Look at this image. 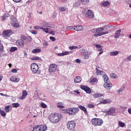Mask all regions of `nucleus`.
I'll use <instances>...</instances> for the list:
<instances>
[{"instance_id": "53", "label": "nucleus", "mask_w": 131, "mask_h": 131, "mask_svg": "<svg viewBox=\"0 0 131 131\" xmlns=\"http://www.w3.org/2000/svg\"><path fill=\"white\" fill-rule=\"evenodd\" d=\"M88 107L89 108H95V105L93 104H88Z\"/></svg>"}, {"instance_id": "62", "label": "nucleus", "mask_w": 131, "mask_h": 131, "mask_svg": "<svg viewBox=\"0 0 131 131\" xmlns=\"http://www.w3.org/2000/svg\"><path fill=\"white\" fill-rule=\"evenodd\" d=\"M28 38L29 41H31V40H32V38L31 36H28Z\"/></svg>"}, {"instance_id": "6", "label": "nucleus", "mask_w": 131, "mask_h": 131, "mask_svg": "<svg viewBox=\"0 0 131 131\" xmlns=\"http://www.w3.org/2000/svg\"><path fill=\"white\" fill-rule=\"evenodd\" d=\"M79 111L78 107H71L67 109V113L71 115H75Z\"/></svg>"}, {"instance_id": "46", "label": "nucleus", "mask_w": 131, "mask_h": 131, "mask_svg": "<svg viewBox=\"0 0 131 131\" xmlns=\"http://www.w3.org/2000/svg\"><path fill=\"white\" fill-rule=\"evenodd\" d=\"M59 10L60 12H64L66 11V8H65V7H59Z\"/></svg>"}, {"instance_id": "36", "label": "nucleus", "mask_w": 131, "mask_h": 131, "mask_svg": "<svg viewBox=\"0 0 131 131\" xmlns=\"http://www.w3.org/2000/svg\"><path fill=\"white\" fill-rule=\"evenodd\" d=\"M32 131H40L38 125H35Z\"/></svg>"}, {"instance_id": "55", "label": "nucleus", "mask_w": 131, "mask_h": 131, "mask_svg": "<svg viewBox=\"0 0 131 131\" xmlns=\"http://www.w3.org/2000/svg\"><path fill=\"white\" fill-rule=\"evenodd\" d=\"M50 39L52 40V41H56V38L53 36H50Z\"/></svg>"}, {"instance_id": "14", "label": "nucleus", "mask_w": 131, "mask_h": 131, "mask_svg": "<svg viewBox=\"0 0 131 131\" xmlns=\"http://www.w3.org/2000/svg\"><path fill=\"white\" fill-rule=\"evenodd\" d=\"M104 87L106 90H110L112 88V83L110 82H106L104 83Z\"/></svg>"}, {"instance_id": "49", "label": "nucleus", "mask_w": 131, "mask_h": 131, "mask_svg": "<svg viewBox=\"0 0 131 131\" xmlns=\"http://www.w3.org/2000/svg\"><path fill=\"white\" fill-rule=\"evenodd\" d=\"M40 106H41V107H42V108H46L47 107V104H46L43 102H42L40 103Z\"/></svg>"}, {"instance_id": "25", "label": "nucleus", "mask_w": 131, "mask_h": 131, "mask_svg": "<svg viewBox=\"0 0 131 131\" xmlns=\"http://www.w3.org/2000/svg\"><path fill=\"white\" fill-rule=\"evenodd\" d=\"M103 78H104V82H105V83L107 82H109V78L108 77V76H107V75H103Z\"/></svg>"}, {"instance_id": "11", "label": "nucleus", "mask_w": 131, "mask_h": 131, "mask_svg": "<svg viewBox=\"0 0 131 131\" xmlns=\"http://www.w3.org/2000/svg\"><path fill=\"white\" fill-rule=\"evenodd\" d=\"M56 70H57V64L56 63H52L50 65L49 71L50 73L56 72Z\"/></svg>"}, {"instance_id": "30", "label": "nucleus", "mask_w": 131, "mask_h": 131, "mask_svg": "<svg viewBox=\"0 0 131 131\" xmlns=\"http://www.w3.org/2000/svg\"><path fill=\"white\" fill-rule=\"evenodd\" d=\"M79 6H80V3L79 2H75L73 4V8H79Z\"/></svg>"}, {"instance_id": "50", "label": "nucleus", "mask_w": 131, "mask_h": 131, "mask_svg": "<svg viewBox=\"0 0 131 131\" xmlns=\"http://www.w3.org/2000/svg\"><path fill=\"white\" fill-rule=\"evenodd\" d=\"M84 58L85 60H88L89 58H90V56H89V54L87 53H85L84 56Z\"/></svg>"}, {"instance_id": "29", "label": "nucleus", "mask_w": 131, "mask_h": 131, "mask_svg": "<svg viewBox=\"0 0 131 131\" xmlns=\"http://www.w3.org/2000/svg\"><path fill=\"white\" fill-rule=\"evenodd\" d=\"M95 82H98V78H93L90 81V83H95Z\"/></svg>"}, {"instance_id": "54", "label": "nucleus", "mask_w": 131, "mask_h": 131, "mask_svg": "<svg viewBox=\"0 0 131 131\" xmlns=\"http://www.w3.org/2000/svg\"><path fill=\"white\" fill-rule=\"evenodd\" d=\"M97 29H94L93 30H91L92 32H93V33H96L97 34Z\"/></svg>"}, {"instance_id": "19", "label": "nucleus", "mask_w": 131, "mask_h": 131, "mask_svg": "<svg viewBox=\"0 0 131 131\" xmlns=\"http://www.w3.org/2000/svg\"><path fill=\"white\" fill-rule=\"evenodd\" d=\"M101 6L104 7H109L110 6V2L109 1H103L101 2Z\"/></svg>"}, {"instance_id": "43", "label": "nucleus", "mask_w": 131, "mask_h": 131, "mask_svg": "<svg viewBox=\"0 0 131 131\" xmlns=\"http://www.w3.org/2000/svg\"><path fill=\"white\" fill-rule=\"evenodd\" d=\"M103 104H108L109 103H110V99H105L104 100L102 101Z\"/></svg>"}, {"instance_id": "33", "label": "nucleus", "mask_w": 131, "mask_h": 131, "mask_svg": "<svg viewBox=\"0 0 131 131\" xmlns=\"http://www.w3.org/2000/svg\"><path fill=\"white\" fill-rule=\"evenodd\" d=\"M0 114H1L3 117H6V116L7 115L6 112H5L3 110H0Z\"/></svg>"}, {"instance_id": "32", "label": "nucleus", "mask_w": 131, "mask_h": 131, "mask_svg": "<svg viewBox=\"0 0 131 131\" xmlns=\"http://www.w3.org/2000/svg\"><path fill=\"white\" fill-rule=\"evenodd\" d=\"M31 60H32L33 61H35V60H40V58L38 56H35V57H33L31 58Z\"/></svg>"}, {"instance_id": "26", "label": "nucleus", "mask_w": 131, "mask_h": 131, "mask_svg": "<svg viewBox=\"0 0 131 131\" xmlns=\"http://www.w3.org/2000/svg\"><path fill=\"white\" fill-rule=\"evenodd\" d=\"M41 52V49H35L32 51V54H36V53H40Z\"/></svg>"}, {"instance_id": "41", "label": "nucleus", "mask_w": 131, "mask_h": 131, "mask_svg": "<svg viewBox=\"0 0 131 131\" xmlns=\"http://www.w3.org/2000/svg\"><path fill=\"white\" fill-rule=\"evenodd\" d=\"M17 50H18V48H17V47H11L10 50V52H11L12 53L13 52H15V51H17Z\"/></svg>"}, {"instance_id": "63", "label": "nucleus", "mask_w": 131, "mask_h": 131, "mask_svg": "<svg viewBox=\"0 0 131 131\" xmlns=\"http://www.w3.org/2000/svg\"><path fill=\"white\" fill-rule=\"evenodd\" d=\"M96 48H97V49H100V48H102V46H101L99 45H96Z\"/></svg>"}, {"instance_id": "24", "label": "nucleus", "mask_w": 131, "mask_h": 131, "mask_svg": "<svg viewBox=\"0 0 131 131\" xmlns=\"http://www.w3.org/2000/svg\"><path fill=\"white\" fill-rule=\"evenodd\" d=\"M67 55H69V51H66L64 53L57 54V56H58L59 57H62L63 56H67Z\"/></svg>"}, {"instance_id": "61", "label": "nucleus", "mask_w": 131, "mask_h": 131, "mask_svg": "<svg viewBox=\"0 0 131 131\" xmlns=\"http://www.w3.org/2000/svg\"><path fill=\"white\" fill-rule=\"evenodd\" d=\"M74 93H76L78 94H80V92H79V91H78V90H75V91H74Z\"/></svg>"}, {"instance_id": "52", "label": "nucleus", "mask_w": 131, "mask_h": 131, "mask_svg": "<svg viewBox=\"0 0 131 131\" xmlns=\"http://www.w3.org/2000/svg\"><path fill=\"white\" fill-rule=\"evenodd\" d=\"M74 26H69L67 27V29L68 30H71V29H74Z\"/></svg>"}, {"instance_id": "39", "label": "nucleus", "mask_w": 131, "mask_h": 131, "mask_svg": "<svg viewBox=\"0 0 131 131\" xmlns=\"http://www.w3.org/2000/svg\"><path fill=\"white\" fill-rule=\"evenodd\" d=\"M89 0H80L81 3L83 4V5H88L89 4Z\"/></svg>"}, {"instance_id": "4", "label": "nucleus", "mask_w": 131, "mask_h": 131, "mask_svg": "<svg viewBox=\"0 0 131 131\" xmlns=\"http://www.w3.org/2000/svg\"><path fill=\"white\" fill-rule=\"evenodd\" d=\"M82 13L89 19H93L94 18V12H93V11L91 10L84 9L82 10Z\"/></svg>"}, {"instance_id": "34", "label": "nucleus", "mask_w": 131, "mask_h": 131, "mask_svg": "<svg viewBox=\"0 0 131 131\" xmlns=\"http://www.w3.org/2000/svg\"><path fill=\"white\" fill-rule=\"evenodd\" d=\"M104 71H100L99 70H97V71H96V75H101L102 73H103Z\"/></svg>"}, {"instance_id": "47", "label": "nucleus", "mask_w": 131, "mask_h": 131, "mask_svg": "<svg viewBox=\"0 0 131 131\" xmlns=\"http://www.w3.org/2000/svg\"><path fill=\"white\" fill-rule=\"evenodd\" d=\"M110 76L112 78H116L117 75L114 73H112L110 74Z\"/></svg>"}, {"instance_id": "57", "label": "nucleus", "mask_w": 131, "mask_h": 131, "mask_svg": "<svg viewBox=\"0 0 131 131\" xmlns=\"http://www.w3.org/2000/svg\"><path fill=\"white\" fill-rule=\"evenodd\" d=\"M34 28L35 29H36L37 30H38L40 29V28H42V27H39V26H35V27H34Z\"/></svg>"}, {"instance_id": "13", "label": "nucleus", "mask_w": 131, "mask_h": 131, "mask_svg": "<svg viewBox=\"0 0 131 131\" xmlns=\"http://www.w3.org/2000/svg\"><path fill=\"white\" fill-rule=\"evenodd\" d=\"M116 109L115 107H112L110 108L108 111H106L105 112V114L107 115H112L113 114H114L115 113Z\"/></svg>"}, {"instance_id": "35", "label": "nucleus", "mask_w": 131, "mask_h": 131, "mask_svg": "<svg viewBox=\"0 0 131 131\" xmlns=\"http://www.w3.org/2000/svg\"><path fill=\"white\" fill-rule=\"evenodd\" d=\"M94 98H99V97H103V94H95L93 95Z\"/></svg>"}, {"instance_id": "5", "label": "nucleus", "mask_w": 131, "mask_h": 131, "mask_svg": "<svg viewBox=\"0 0 131 131\" xmlns=\"http://www.w3.org/2000/svg\"><path fill=\"white\" fill-rule=\"evenodd\" d=\"M31 70L33 73L40 74V70H38V65L35 63H33L31 65Z\"/></svg>"}, {"instance_id": "12", "label": "nucleus", "mask_w": 131, "mask_h": 131, "mask_svg": "<svg viewBox=\"0 0 131 131\" xmlns=\"http://www.w3.org/2000/svg\"><path fill=\"white\" fill-rule=\"evenodd\" d=\"M80 88L81 89V90L84 91L85 93H86V94H91V93H92V90H91L90 87H89V86L81 85Z\"/></svg>"}, {"instance_id": "60", "label": "nucleus", "mask_w": 131, "mask_h": 131, "mask_svg": "<svg viewBox=\"0 0 131 131\" xmlns=\"http://www.w3.org/2000/svg\"><path fill=\"white\" fill-rule=\"evenodd\" d=\"M76 62L77 63H81V61H80V60L79 59H76Z\"/></svg>"}, {"instance_id": "20", "label": "nucleus", "mask_w": 131, "mask_h": 131, "mask_svg": "<svg viewBox=\"0 0 131 131\" xmlns=\"http://www.w3.org/2000/svg\"><path fill=\"white\" fill-rule=\"evenodd\" d=\"M39 129L40 131H45L47 130V125H38Z\"/></svg>"}, {"instance_id": "7", "label": "nucleus", "mask_w": 131, "mask_h": 131, "mask_svg": "<svg viewBox=\"0 0 131 131\" xmlns=\"http://www.w3.org/2000/svg\"><path fill=\"white\" fill-rule=\"evenodd\" d=\"M75 125H76V123L74 121H69L67 123V127L69 130H74Z\"/></svg>"}, {"instance_id": "8", "label": "nucleus", "mask_w": 131, "mask_h": 131, "mask_svg": "<svg viewBox=\"0 0 131 131\" xmlns=\"http://www.w3.org/2000/svg\"><path fill=\"white\" fill-rule=\"evenodd\" d=\"M13 33L14 32H13L12 30H7L2 32V35L5 38H7L8 37H10Z\"/></svg>"}, {"instance_id": "23", "label": "nucleus", "mask_w": 131, "mask_h": 131, "mask_svg": "<svg viewBox=\"0 0 131 131\" xmlns=\"http://www.w3.org/2000/svg\"><path fill=\"white\" fill-rule=\"evenodd\" d=\"M78 107L81 110H82V111H83V112L85 113L86 114H88V111L86 110V108H85V107L82 105H79Z\"/></svg>"}, {"instance_id": "37", "label": "nucleus", "mask_w": 131, "mask_h": 131, "mask_svg": "<svg viewBox=\"0 0 131 131\" xmlns=\"http://www.w3.org/2000/svg\"><path fill=\"white\" fill-rule=\"evenodd\" d=\"M118 124L121 127H124L125 125V123L121 122V121H119L118 122Z\"/></svg>"}, {"instance_id": "17", "label": "nucleus", "mask_w": 131, "mask_h": 131, "mask_svg": "<svg viewBox=\"0 0 131 131\" xmlns=\"http://www.w3.org/2000/svg\"><path fill=\"white\" fill-rule=\"evenodd\" d=\"M10 81H12L13 82H19V81H20V78H18L15 76H12L10 78Z\"/></svg>"}, {"instance_id": "31", "label": "nucleus", "mask_w": 131, "mask_h": 131, "mask_svg": "<svg viewBox=\"0 0 131 131\" xmlns=\"http://www.w3.org/2000/svg\"><path fill=\"white\" fill-rule=\"evenodd\" d=\"M20 106V104L18 103H12V107L13 108H18V107Z\"/></svg>"}, {"instance_id": "38", "label": "nucleus", "mask_w": 131, "mask_h": 131, "mask_svg": "<svg viewBox=\"0 0 131 131\" xmlns=\"http://www.w3.org/2000/svg\"><path fill=\"white\" fill-rule=\"evenodd\" d=\"M40 29H42L44 32L46 33H49V28H40Z\"/></svg>"}, {"instance_id": "28", "label": "nucleus", "mask_w": 131, "mask_h": 131, "mask_svg": "<svg viewBox=\"0 0 131 131\" xmlns=\"http://www.w3.org/2000/svg\"><path fill=\"white\" fill-rule=\"evenodd\" d=\"M118 54H119V53L117 51H116L115 52H111L110 53V55L111 56H117V55H118Z\"/></svg>"}, {"instance_id": "9", "label": "nucleus", "mask_w": 131, "mask_h": 131, "mask_svg": "<svg viewBox=\"0 0 131 131\" xmlns=\"http://www.w3.org/2000/svg\"><path fill=\"white\" fill-rule=\"evenodd\" d=\"M10 23L12 26L15 27L16 28H19L20 27V25H19L18 20L16 17L11 18Z\"/></svg>"}, {"instance_id": "58", "label": "nucleus", "mask_w": 131, "mask_h": 131, "mask_svg": "<svg viewBox=\"0 0 131 131\" xmlns=\"http://www.w3.org/2000/svg\"><path fill=\"white\" fill-rule=\"evenodd\" d=\"M31 32L32 34H37V32H36V31L33 30L31 31Z\"/></svg>"}, {"instance_id": "27", "label": "nucleus", "mask_w": 131, "mask_h": 131, "mask_svg": "<svg viewBox=\"0 0 131 131\" xmlns=\"http://www.w3.org/2000/svg\"><path fill=\"white\" fill-rule=\"evenodd\" d=\"M57 108H60V109H63L64 106H63V103L62 102H58L57 103Z\"/></svg>"}, {"instance_id": "45", "label": "nucleus", "mask_w": 131, "mask_h": 131, "mask_svg": "<svg viewBox=\"0 0 131 131\" xmlns=\"http://www.w3.org/2000/svg\"><path fill=\"white\" fill-rule=\"evenodd\" d=\"M7 18H8V15H7V14H4L2 16V20L4 21V20H6Z\"/></svg>"}, {"instance_id": "44", "label": "nucleus", "mask_w": 131, "mask_h": 131, "mask_svg": "<svg viewBox=\"0 0 131 131\" xmlns=\"http://www.w3.org/2000/svg\"><path fill=\"white\" fill-rule=\"evenodd\" d=\"M41 25L43 27H48V26H49V24H48L47 22H43L42 23Z\"/></svg>"}, {"instance_id": "21", "label": "nucleus", "mask_w": 131, "mask_h": 131, "mask_svg": "<svg viewBox=\"0 0 131 131\" xmlns=\"http://www.w3.org/2000/svg\"><path fill=\"white\" fill-rule=\"evenodd\" d=\"M120 32H121V30L120 29L116 31L115 34V38H119V36H120Z\"/></svg>"}, {"instance_id": "59", "label": "nucleus", "mask_w": 131, "mask_h": 131, "mask_svg": "<svg viewBox=\"0 0 131 131\" xmlns=\"http://www.w3.org/2000/svg\"><path fill=\"white\" fill-rule=\"evenodd\" d=\"M122 92H123V89H120L118 91V94H120V93H122Z\"/></svg>"}, {"instance_id": "42", "label": "nucleus", "mask_w": 131, "mask_h": 131, "mask_svg": "<svg viewBox=\"0 0 131 131\" xmlns=\"http://www.w3.org/2000/svg\"><path fill=\"white\" fill-rule=\"evenodd\" d=\"M0 51L4 52V46L2 43V40H0Z\"/></svg>"}, {"instance_id": "2", "label": "nucleus", "mask_w": 131, "mask_h": 131, "mask_svg": "<svg viewBox=\"0 0 131 131\" xmlns=\"http://www.w3.org/2000/svg\"><path fill=\"white\" fill-rule=\"evenodd\" d=\"M27 37L23 35L20 37V39L16 40L15 43L18 48H23L25 45V40H27Z\"/></svg>"}, {"instance_id": "1", "label": "nucleus", "mask_w": 131, "mask_h": 131, "mask_svg": "<svg viewBox=\"0 0 131 131\" xmlns=\"http://www.w3.org/2000/svg\"><path fill=\"white\" fill-rule=\"evenodd\" d=\"M63 116L59 113H52L48 117V119L52 123H57L59 122L60 119H62Z\"/></svg>"}, {"instance_id": "56", "label": "nucleus", "mask_w": 131, "mask_h": 131, "mask_svg": "<svg viewBox=\"0 0 131 131\" xmlns=\"http://www.w3.org/2000/svg\"><path fill=\"white\" fill-rule=\"evenodd\" d=\"M17 69H13L11 70L12 73H17Z\"/></svg>"}, {"instance_id": "51", "label": "nucleus", "mask_w": 131, "mask_h": 131, "mask_svg": "<svg viewBox=\"0 0 131 131\" xmlns=\"http://www.w3.org/2000/svg\"><path fill=\"white\" fill-rule=\"evenodd\" d=\"M48 45H49V43H48V41H45L43 44L44 48H46L47 47H48Z\"/></svg>"}, {"instance_id": "40", "label": "nucleus", "mask_w": 131, "mask_h": 131, "mask_svg": "<svg viewBox=\"0 0 131 131\" xmlns=\"http://www.w3.org/2000/svg\"><path fill=\"white\" fill-rule=\"evenodd\" d=\"M4 110L6 111V112H10V106L9 105L6 106L4 107Z\"/></svg>"}, {"instance_id": "64", "label": "nucleus", "mask_w": 131, "mask_h": 131, "mask_svg": "<svg viewBox=\"0 0 131 131\" xmlns=\"http://www.w3.org/2000/svg\"><path fill=\"white\" fill-rule=\"evenodd\" d=\"M127 59H128V60H129V61H131V55L129 56H128V57H127Z\"/></svg>"}, {"instance_id": "10", "label": "nucleus", "mask_w": 131, "mask_h": 131, "mask_svg": "<svg viewBox=\"0 0 131 131\" xmlns=\"http://www.w3.org/2000/svg\"><path fill=\"white\" fill-rule=\"evenodd\" d=\"M107 33H108V32H104L103 31V28L102 27H101V28H97V34H95L94 35V36H95V37H97L98 36H101V35L107 34Z\"/></svg>"}, {"instance_id": "48", "label": "nucleus", "mask_w": 131, "mask_h": 131, "mask_svg": "<svg viewBox=\"0 0 131 131\" xmlns=\"http://www.w3.org/2000/svg\"><path fill=\"white\" fill-rule=\"evenodd\" d=\"M78 47L77 46H71L69 47V50H74L75 49H78Z\"/></svg>"}, {"instance_id": "3", "label": "nucleus", "mask_w": 131, "mask_h": 131, "mask_svg": "<svg viewBox=\"0 0 131 131\" xmlns=\"http://www.w3.org/2000/svg\"><path fill=\"white\" fill-rule=\"evenodd\" d=\"M104 121L102 119L100 118H93L91 120V123L94 125V126H101L102 124H103Z\"/></svg>"}, {"instance_id": "15", "label": "nucleus", "mask_w": 131, "mask_h": 131, "mask_svg": "<svg viewBox=\"0 0 131 131\" xmlns=\"http://www.w3.org/2000/svg\"><path fill=\"white\" fill-rule=\"evenodd\" d=\"M83 30V27L82 26H74V30H76V31H81V30Z\"/></svg>"}, {"instance_id": "18", "label": "nucleus", "mask_w": 131, "mask_h": 131, "mask_svg": "<svg viewBox=\"0 0 131 131\" xmlns=\"http://www.w3.org/2000/svg\"><path fill=\"white\" fill-rule=\"evenodd\" d=\"M26 96H27V91L24 90L22 92V96L19 97L20 100H24L26 97Z\"/></svg>"}, {"instance_id": "22", "label": "nucleus", "mask_w": 131, "mask_h": 131, "mask_svg": "<svg viewBox=\"0 0 131 131\" xmlns=\"http://www.w3.org/2000/svg\"><path fill=\"white\" fill-rule=\"evenodd\" d=\"M81 80H82L81 77H80V76H77L75 77L74 79V82L76 83H79V82H81Z\"/></svg>"}, {"instance_id": "16", "label": "nucleus", "mask_w": 131, "mask_h": 131, "mask_svg": "<svg viewBox=\"0 0 131 131\" xmlns=\"http://www.w3.org/2000/svg\"><path fill=\"white\" fill-rule=\"evenodd\" d=\"M102 30L103 32H107V34H108V33H109V31H110V27L108 26L102 27Z\"/></svg>"}]
</instances>
